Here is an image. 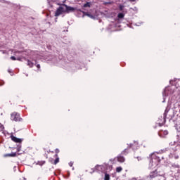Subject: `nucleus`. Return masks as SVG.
Returning <instances> with one entry per match:
<instances>
[{
    "mask_svg": "<svg viewBox=\"0 0 180 180\" xmlns=\"http://www.w3.org/2000/svg\"><path fill=\"white\" fill-rule=\"evenodd\" d=\"M73 165H74V163H73L72 162H70L69 163L70 167H72Z\"/></svg>",
    "mask_w": 180,
    "mask_h": 180,
    "instance_id": "obj_21",
    "label": "nucleus"
},
{
    "mask_svg": "<svg viewBox=\"0 0 180 180\" xmlns=\"http://www.w3.org/2000/svg\"><path fill=\"white\" fill-rule=\"evenodd\" d=\"M5 157H16V153H12L5 155Z\"/></svg>",
    "mask_w": 180,
    "mask_h": 180,
    "instance_id": "obj_8",
    "label": "nucleus"
},
{
    "mask_svg": "<svg viewBox=\"0 0 180 180\" xmlns=\"http://www.w3.org/2000/svg\"><path fill=\"white\" fill-rule=\"evenodd\" d=\"M63 8L65 9V13H71L75 12V11H77V8L70 6H68L67 4H63Z\"/></svg>",
    "mask_w": 180,
    "mask_h": 180,
    "instance_id": "obj_1",
    "label": "nucleus"
},
{
    "mask_svg": "<svg viewBox=\"0 0 180 180\" xmlns=\"http://www.w3.org/2000/svg\"><path fill=\"white\" fill-rule=\"evenodd\" d=\"M42 164H44V162L43 163H40L39 165H41Z\"/></svg>",
    "mask_w": 180,
    "mask_h": 180,
    "instance_id": "obj_29",
    "label": "nucleus"
},
{
    "mask_svg": "<svg viewBox=\"0 0 180 180\" xmlns=\"http://www.w3.org/2000/svg\"><path fill=\"white\" fill-rule=\"evenodd\" d=\"M92 171H93V172H94V169H92Z\"/></svg>",
    "mask_w": 180,
    "mask_h": 180,
    "instance_id": "obj_31",
    "label": "nucleus"
},
{
    "mask_svg": "<svg viewBox=\"0 0 180 180\" xmlns=\"http://www.w3.org/2000/svg\"><path fill=\"white\" fill-rule=\"evenodd\" d=\"M11 139L15 143H22V141H23V139L17 138L16 136H13V135L11 136Z\"/></svg>",
    "mask_w": 180,
    "mask_h": 180,
    "instance_id": "obj_6",
    "label": "nucleus"
},
{
    "mask_svg": "<svg viewBox=\"0 0 180 180\" xmlns=\"http://www.w3.org/2000/svg\"><path fill=\"white\" fill-rule=\"evenodd\" d=\"M15 53H20V51H17V52H15Z\"/></svg>",
    "mask_w": 180,
    "mask_h": 180,
    "instance_id": "obj_30",
    "label": "nucleus"
},
{
    "mask_svg": "<svg viewBox=\"0 0 180 180\" xmlns=\"http://www.w3.org/2000/svg\"><path fill=\"white\" fill-rule=\"evenodd\" d=\"M34 65H36V67L38 68V69H40V64H37V63H35V64Z\"/></svg>",
    "mask_w": 180,
    "mask_h": 180,
    "instance_id": "obj_18",
    "label": "nucleus"
},
{
    "mask_svg": "<svg viewBox=\"0 0 180 180\" xmlns=\"http://www.w3.org/2000/svg\"><path fill=\"white\" fill-rule=\"evenodd\" d=\"M123 171V168L122 167H118L116 168V172H122Z\"/></svg>",
    "mask_w": 180,
    "mask_h": 180,
    "instance_id": "obj_12",
    "label": "nucleus"
},
{
    "mask_svg": "<svg viewBox=\"0 0 180 180\" xmlns=\"http://www.w3.org/2000/svg\"><path fill=\"white\" fill-rule=\"evenodd\" d=\"M124 8V6H123V5H120V6H119V9H120V11L122 12V11H123V9Z\"/></svg>",
    "mask_w": 180,
    "mask_h": 180,
    "instance_id": "obj_15",
    "label": "nucleus"
},
{
    "mask_svg": "<svg viewBox=\"0 0 180 180\" xmlns=\"http://www.w3.org/2000/svg\"><path fill=\"white\" fill-rule=\"evenodd\" d=\"M157 176H158V172H157V170H155L150 173L149 176H148V178L153 179V178H157Z\"/></svg>",
    "mask_w": 180,
    "mask_h": 180,
    "instance_id": "obj_4",
    "label": "nucleus"
},
{
    "mask_svg": "<svg viewBox=\"0 0 180 180\" xmlns=\"http://www.w3.org/2000/svg\"><path fill=\"white\" fill-rule=\"evenodd\" d=\"M56 153H60V150L58 149H56Z\"/></svg>",
    "mask_w": 180,
    "mask_h": 180,
    "instance_id": "obj_24",
    "label": "nucleus"
},
{
    "mask_svg": "<svg viewBox=\"0 0 180 180\" xmlns=\"http://www.w3.org/2000/svg\"><path fill=\"white\" fill-rule=\"evenodd\" d=\"M104 180H110V176L108 174H105Z\"/></svg>",
    "mask_w": 180,
    "mask_h": 180,
    "instance_id": "obj_13",
    "label": "nucleus"
},
{
    "mask_svg": "<svg viewBox=\"0 0 180 180\" xmlns=\"http://www.w3.org/2000/svg\"><path fill=\"white\" fill-rule=\"evenodd\" d=\"M124 153H126V149L124 150L121 153V154H124Z\"/></svg>",
    "mask_w": 180,
    "mask_h": 180,
    "instance_id": "obj_23",
    "label": "nucleus"
},
{
    "mask_svg": "<svg viewBox=\"0 0 180 180\" xmlns=\"http://www.w3.org/2000/svg\"><path fill=\"white\" fill-rule=\"evenodd\" d=\"M17 60H18L19 61H20V58H17Z\"/></svg>",
    "mask_w": 180,
    "mask_h": 180,
    "instance_id": "obj_28",
    "label": "nucleus"
},
{
    "mask_svg": "<svg viewBox=\"0 0 180 180\" xmlns=\"http://www.w3.org/2000/svg\"><path fill=\"white\" fill-rule=\"evenodd\" d=\"M18 151H20V148H18Z\"/></svg>",
    "mask_w": 180,
    "mask_h": 180,
    "instance_id": "obj_25",
    "label": "nucleus"
},
{
    "mask_svg": "<svg viewBox=\"0 0 180 180\" xmlns=\"http://www.w3.org/2000/svg\"><path fill=\"white\" fill-rule=\"evenodd\" d=\"M63 13H65V9H64V4H62L61 6H59L56 13L55 16H60V15H62Z\"/></svg>",
    "mask_w": 180,
    "mask_h": 180,
    "instance_id": "obj_3",
    "label": "nucleus"
},
{
    "mask_svg": "<svg viewBox=\"0 0 180 180\" xmlns=\"http://www.w3.org/2000/svg\"><path fill=\"white\" fill-rule=\"evenodd\" d=\"M34 65V63H33L32 61H30V60H27V65H28L30 68H32Z\"/></svg>",
    "mask_w": 180,
    "mask_h": 180,
    "instance_id": "obj_9",
    "label": "nucleus"
},
{
    "mask_svg": "<svg viewBox=\"0 0 180 180\" xmlns=\"http://www.w3.org/2000/svg\"><path fill=\"white\" fill-rule=\"evenodd\" d=\"M84 8H91V2H87L84 4Z\"/></svg>",
    "mask_w": 180,
    "mask_h": 180,
    "instance_id": "obj_11",
    "label": "nucleus"
},
{
    "mask_svg": "<svg viewBox=\"0 0 180 180\" xmlns=\"http://www.w3.org/2000/svg\"><path fill=\"white\" fill-rule=\"evenodd\" d=\"M0 129L1 130H4V127H3V125H1Z\"/></svg>",
    "mask_w": 180,
    "mask_h": 180,
    "instance_id": "obj_22",
    "label": "nucleus"
},
{
    "mask_svg": "<svg viewBox=\"0 0 180 180\" xmlns=\"http://www.w3.org/2000/svg\"><path fill=\"white\" fill-rule=\"evenodd\" d=\"M165 134H168V132L167 131H165Z\"/></svg>",
    "mask_w": 180,
    "mask_h": 180,
    "instance_id": "obj_27",
    "label": "nucleus"
},
{
    "mask_svg": "<svg viewBox=\"0 0 180 180\" xmlns=\"http://www.w3.org/2000/svg\"><path fill=\"white\" fill-rule=\"evenodd\" d=\"M131 2H134L136 0H129Z\"/></svg>",
    "mask_w": 180,
    "mask_h": 180,
    "instance_id": "obj_26",
    "label": "nucleus"
},
{
    "mask_svg": "<svg viewBox=\"0 0 180 180\" xmlns=\"http://www.w3.org/2000/svg\"><path fill=\"white\" fill-rule=\"evenodd\" d=\"M117 161H118V162H124L125 159L124 157L122 156V155H118L117 158Z\"/></svg>",
    "mask_w": 180,
    "mask_h": 180,
    "instance_id": "obj_7",
    "label": "nucleus"
},
{
    "mask_svg": "<svg viewBox=\"0 0 180 180\" xmlns=\"http://www.w3.org/2000/svg\"><path fill=\"white\" fill-rule=\"evenodd\" d=\"M179 113H180V109H179Z\"/></svg>",
    "mask_w": 180,
    "mask_h": 180,
    "instance_id": "obj_32",
    "label": "nucleus"
},
{
    "mask_svg": "<svg viewBox=\"0 0 180 180\" xmlns=\"http://www.w3.org/2000/svg\"><path fill=\"white\" fill-rule=\"evenodd\" d=\"M172 167H173V168H179V165H178V164H173V165H172Z\"/></svg>",
    "mask_w": 180,
    "mask_h": 180,
    "instance_id": "obj_17",
    "label": "nucleus"
},
{
    "mask_svg": "<svg viewBox=\"0 0 180 180\" xmlns=\"http://www.w3.org/2000/svg\"><path fill=\"white\" fill-rule=\"evenodd\" d=\"M58 162H60V158H56L54 161V165H57V164H58Z\"/></svg>",
    "mask_w": 180,
    "mask_h": 180,
    "instance_id": "obj_14",
    "label": "nucleus"
},
{
    "mask_svg": "<svg viewBox=\"0 0 180 180\" xmlns=\"http://www.w3.org/2000/svg\"><path fill=\"white\" fill-rule=\"evenodd\" d=\"M11 60H16V58L15 56H11Z\"/></svg>",
    "mask_w": 180,
    "mask_h": 180,
    "instance_id": "obj_19",
    "label": "nucleus"
},
{
    "mask_svg": "<svg viewBox=\"0 0 180 180\" xmlns=\"http://www.w3.org/2000/svg\"><path fill=\"white\" fill-rule=\"evenodd\" d=\"M11 120L14 122H20L22 118H20V115L19 113L14 112L11 114Z\"/></svg>",
    "mask_w": 180,
    "mask_h": 180,
    "instance_id": "obj_2",
    "label": "nucleus"
},
{
    "mask_svg": "<svg viewBox=\"0 0 180 180\" xmlns=\"http://www.w3.org/2000/svg\"><path fill=\"white\" fill-rule=\"evenodd\" d=\"M138 161H141L142 158L141 157H136Z\"/></svg>",
    "mask_w": 180,
    "mask_h": 180,
    "instance_id": "obj_20",
    "label": "nucleus"
},
{
    "mask_svg": "<svg viewBox=\"0 0 180 180\" xmlns=\"http://www.w3.org/2000/svg\"><path fill=\"white\" fill-rule=\"evenodd\" d=\"M117 16H118L119 19H123L124 18V14L122 13H118Z\"/></svg>",
    "mask_w": 180,
    "mask_h": 180,
    "instance_id": "obj_10",
    "label": "nucleus"
},
{
    "mask_svg": "<svg viewBox=\"0 0 180 180\" xmlns=\"http://www.w3.org/2000/svg\"><path fill=\"white\" fill-rule=\"evenodd\" d=\"M162 95L163 96H167L168 95V94L167 93V89H165Z\"/></svg>",
    "mask_w": 180,
    "mask_h": 180,
    "instance_id": "obj_16",
    "label": "nucleus"
},
{
    "mask_svg": "<svg viewBox=\"0 0 180 180\" xmlns=\"http://www.w3.org/2000/svg\"><path fill=\"white\" fill-rule=\"evenodd\" d=\"M82 12L83 13L82 18H85V16H88L91 19H96V17L91 13H86L85 11H82Z\"/></svg>",
    "mask_w": 180,
    "mask_h": 180,
    "instance_id": "obj_5",
    "label": "nucleus"
}]
</instances>
